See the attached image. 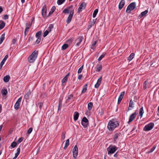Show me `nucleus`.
Wrapping results in <instances>:
<instances>
[{"instance_id":"0e129e2a","label":"nucleus","mask_w":159,"mask_h":159,"mask_svg":"<svg viewBox=\"0 0 159 159\" xmlns=\"http://www.w3.org/2000/svg\"><path fill=\"white\" fill-rule=\"evenodd\" d=\"M73 7V6L71 5L68 7L67 8L69 10L70 8H72Z\"/></svg>"},{"instance_id":"6e6552de","label":"nucleus","mask_w":159,"mask_h":159,"mask_svg":"<svg viewBox=\"0 0 159 159\" xmlns=\"http://www.w3.org/2000/svg\"><path fill=\"white\" fill-rule=\"evenodd\" d=\"M47 13V8L46 5H44L43 7L42 10V15L43 17L44 18H46L48 17L49 16H48L46 15Z\"/></svg>"},{"instance_id":"412c9836","label":"nucleus","mask_w":159,"mask_h":159,"mask_svg":"<svg viewBox=\"0 0 159 159\" xmlns=\"http://www.w3.org/2000/svg\"><path fill=\"white\" fill-rule=\"evenodd\" d=\"M135 54L134 53H132L131 54L129 55V56L128 57V60L129 61H130L132 59H133L134 57Z\"/></svg>"},{"instance_id":"2eb2a0df","label":"nucleus","mask_w":159,"mask_h":159,"mask_svg":"<svg viewBox=\"0 0 159 159\" xmlns=\"http://www.w3.org/2000/svg\"><path fill=\"white\" fill-rule=\"evenodd\" d=\"M73 116H74V117H73L74 120V121H75L78 119V118L79 116V113L77 111H75L74 112Z\"/></svg>"},{"instance_id":"a19ab883","label":"nucleus","mask_w":159,"mask_h":159,"mask_svg":"<svg viewBox=\"0 0 159 159\" xmlns=\"http://www.w3.org/2000/svg\"><path fill=\"white\" fill-rule=\"evenodd\" d=\"M120 133H116L115 134L114 136V139L116 140L118 137L119 136H120Z\"/></svg>"},{"instance_id":"bb28decb","label":"nucleus","mask_w":159,"mask_h":159,"mask_svg":"<svg viewBox=\"0 0 159 159\" xmlns=\"http://www.w3.org/2000/svg\"><path fill=\"white\" fill-rule=\"evenodd\" d=\"M2 94L3 95H6L7 93V91L6 89H3L1 91Z\"/></svg>"},{"instance_id":"052dcab7","label":"nucleus","mask_w":159,"mask_h":159,"mask_svg":"<svg viewBox=\"0 0 159 159\" xmlns=\"http://www.w3.org/2000/svg\"><path fill=\"white\" fill-rule=\"evenodd\" d=\"M21 100L22 98L20 97L18 99L16 102H17L18 103H19L20 104L21 101Z\"/></svg>"},{"instance_id":"0eeeda50","label":"nucleus","mask_w":159,"mask_h":159,"mask_svg":"<svg viewBox=\"0 0 159 159\" xmlns=\"http://www.w3.org/2000/svg\"><path fill=\"white\" fill-rule=\"evenodd\" d=\"M73 155V157L76 159L78 154V148L76 145L74 147L72 150Z\"/></svg>"},{"instance_id":"13d9d810","label":"nucleus","mask_w":159,"mask_h":159,"mask_svg":"<svg viewBox=\"0 0 159 159\" xmlns=\"http://www.w3.org/2000/svg\"><path fill=\"white\" fill-rule=\"evenodd\" d=\"M65 137V134L63 133H62V134L61 135V139L62 140H63L64 139Z\"/></svg>"},{"instance_id":"2f4dec72","label":"nucleus","mask_w":159,"mask_h":159,"mask_svg":"<svg viewBox=\"0 0 159 159\" xmlns=\"http://www.w3.org/2000/svg\"><path fill=\"white\" fill-rule=\"evenodd\" d=\"M97 43V41H95L92 44V45H91V49H95V48H96V47L95 45H96Z\"/></svg>"},{"instance_id":"423d86ee","label":"nucleus","mask_w":159,"mask_h":159,"mask_svg":"<svg viewBox=\"0 0 159 159\" xmlns=\"http://www.w3.org/2000/svg\"><path fill=\"white\" fill-rule=\"evenodd\" d=\"M117 149V148L115 146H114L112 147H111V146H109L107 148L108 154L113 153L115 152Z\"/></svg>"},{"instance_id":"9b49d317","label":"nucleus","mask_w":159,"mask_h":159,"mask_svg":"<svg viewBox=\"0 0 159 159\" xmlns=\"http://www.w3.org/2000/svg\"><path fill=\"white\" fill-rule=\"evenodd\" d=\"M137 115V113L136 112L131 114L129 116V120L128 122V123L129 124L130 123L132 122L133 120L134 119L136 116Z\"/></svg>"},{"instance_id":"393cba45","label":"nucleus","mask_w":159,"mask_h":159,"mask_svg":"<svg viewBox=\"0 0 159 159\" xmlns=\"http://www.w3.org/2000/svg\"><path fill=\"white\" fill-rule=\"evenodd\" d=\"M93 106V103L91 102H90L88 104V108L89 110H91Z\"/></svg>"},{"instance_id":"4468645a","label":"nucleus","mask_w":159,"mask_h":159,"mask_svg":"<svg viewBox=\"0 0 159 159\" xmlns=\"http://www.w3.org/2000/svg\"><path fill=\"white\" fill-rule=\"evenodd\" d=\"M102 76H101L98 80L97 83L95 85L94 87L95 88H98L101 83Z\"/></svg>"},{"instance_id":"6ab92c4d","label":"nucleus","mask_w":159,"mask_h":159,"mask_svg":"<svg viewBox=\"0 0 159 159\" xmlns=\"http://www.w3.org/2000/svg\"><path fill=\"white\" fill-rule=\"evenodd\" d=\"M144 113V111H143V107H142L139 110V116L140 117V118H141L142 117L143 114Z\"/></svg>"},{"instance_id":"39448f33","label":"nucleus","mask_w":159,"mask_h":159,"mask_svg":"<svg viewBox=\"0 0 159 159\" xmlns=\"http://www.w3.org/2000/svg\"><path fill=\"white\" fill-rule=\"evenodd\" d=\"M154 124L151 122L146 125L144 127L143 130L144 131H148L151 130L154 127Z\"/></svg>"},{"instance_id":"ddd939ff","label":"nucleus","mask_w":159,"mask_h":159,"mask_svg":"<svg viewBox=\"0 0 159 159\" xmlns=\"http://www.w3.org/2000/svg\"><path fill=\"white\" fill-rule=\"evenodd\" d=\"M125 4V0H121L119 3V6H118V8H119V9L121 10L122 9V8L124 7Z\"/></svg>"},{"instance_id":"864d4df0","label":"nucleus","mask_w":159,"mask_h":159,"mask_svg":"<svg viewBox=\"0 0 159 159\" xmlns=\"http://www.w3.org/2000/svg\"><path fill=\"white\" fill-rule=\"evenodd\" d=\"M20 152V148H19L17 149V152L15 154L17 155H19Z\"/></svg>"},{"instance_id":"20e7f679","label":"nucleus","mask_w":159,"mask_h":159,"mask_svg":"<svg viewBox=\"0 0 159 159\" xmlns=\"http://www.w3.org/2000/svg\"><path fill=\"white\" fill-rule=\"evenodd\" d=\"M81 124L84 128H86L89 125V120L85 117L84 116L81 120Z\"/></svg>"},{"instance_id":"f8f14e48","label":"nucleus","mask_w":159,"mask_h":159,"mask_svg":"<svg viewBox=\"0 0 159 159\" xmlns=\"http://www.w3.org/2000/svg\"><path fill=\"white\" fill-rule=\"evenodd\" d=\"M84 39L83 37H79L76 40L75 42H77L76 46H79Z\"/></svg>"},{"instance_id":"c756f323","label":"nucleus","mask_w":159,"mask_h":159,"mask_svg":"<svg viewBox=\"0 0 159 159\" xmlns=\"http://www.w3.org/2000/svg\"><path fill=\"white\" fill-rule=\"evenodd\" d=\"M69 139H67L66 141V142L65 144V147H64V148L65 149H66L67 148V147L69 146Z\"/></svg>"},{"instance_id":"09e8293b","label":"nucleus","mask_w":159,"mask_h":159,"mask_svg":"<svg viewBox=\"0 0 159 159\" xmlns=\"http://www.w3.org/2000/svg\"><path fill=\"white\" fill-rule=\"evenodd\" d=\"M41 38H37V39L35 42V43L36 44H39L40 42Z\"/></svg>"},{"instance_id":"5fc2aeb1","label":"nucleus","mask_w":159,"mask_h":159,"mask_svg":"<svg viewBox=\"0 0 159 159\" xmlns=\"http://www.w3.org/2000/svg\"><path fill=\"white\" fill-rule=\"evenodd\" d=\"M30 94V92H28L25 95V97L26 98H28Z\"/></svg>"},{"instance_id":"72a5a7b5","label":"nucleus","mask_w":159,"mask_h":159,"mask_svg":"<svg viewBox=\"0 0 159 159\" xmlns=\"http://www.w3.org/2000/svg\"><path fill=\"white\" fill-rule=\"evenodd\" d=\"M98 9H96L94 11H93V18H95L96 16L98 13Z\"/></svg>"},{"instance_id":"e433bc0d","label":"nucleus","mask_w":159,"mask_h":159,"mask_svg":"<svg viewBox=\"0 0 159 159\" xmlns=\"http://www.w3.org/2000/svg\"><path fill=\"white\" fill-rule=\"evenodd\" d=\"M62 12L66 14H68L69 12L70 13V12L69 10L68 9L66 8Z\"/></svg>"},{"instance_id":"5701e85b","label":"nucleus","mask_w":159,"mask_h":159,"mask_svg":"<svg viewBox=\"0 0 159 159\" xmlns=\"http://www.w3.org/2000/svg\"><path fill=\"white\" fill-rule=\"evenodd\" d=\"M5 34L4 33L2 34L0 37V44L2 43L5 38Z\"/></svg>"},{"instance_id":"69168bd1","label":"nucleus","mask_w":159,"mask_h":159,"mask_svg":"<svg viewBox=\"0 0 159 159\" xmlns=\"http://www.w3.org/2000/svg\"><path fill=\"white\" fill-rule=\"evenodd\" d=\"M94 22H92L91 24L90 25V27H91L94 25Z\"/></svg>"},{"instance_id":"c85d7f7f","label":"nucleus","mask_w":159,"mask_h":159,"mask_svg":"<svg viewBox=\"0 0 159 159\" xmlns=\"http://www.w3.org/2000/svg\"><path fill=\"white\" fill-rule=\"evenodd\" d=\"M124 94H125V91H123V92H121L119 97L118 99L122 100L124 95Z\"/></svg>"},{"instance_id":"aec40b11","label":"nucleus","mask_w":159,"mask_h":159,"mask_svg":"<svg viewBox=\"0 0 159 159\" xmlns=\"http://www.w3.org/2000/svg\"><path fill=\"white\" fill-rule=\"evenodd\" d=\"M25 26H26V27L25 29V32H24L25 36L27 34V33H28L29 31V29L30 28V27H27V24H26Z\"/></svg>"},{"instance_id":"4d7b16f0","label":"nucleus","mask_w":159,"mask_h":159,"mask_svg":"<svg viewBox=\"0 0 159 159\" xmlns=\"http://www.w3.org/2000/svg\"><path fill=\"white\" fill-rule=\"evenodd\" d=\"M73 95L72 94H70L68 97L67 99L71 100L73 98Z\"/></svg>"},{"instance_id":"37998d69","label":"nucleus","mask_w":159,"mask_h":159,"mask_svg":"<svg viewBox=\"0 0 159 159\" xmlns=\"http://www.w3.org/2000/svg\"><path fill=\"white\" fill-rule=\"evenodd\" d=\"M17 145V143L13 141L11 144V146L13 148H15Z\"/></svg>"},{"instance_id":"9d476101","label":"nucleus","mask_w":159,"mask_h":159,"mask_svg":"<svg viewBox=\"0 0 159 159\" xmlns=\"http://www.w3.org/2000/svg\"><path fill=\"white\" fill-rule=\"evenodd\" d=\"M74 13V12L73 10L70 11V13L68 16V18L67 19L66 21V23L67 24H69L71 21L72 17L73 16Z\"/></svg>"},{"instance_id":"b1692460","label":"nucleus","mask_w":159,"mask_h":159,"mask_svg":"<svg viewBox=\"0 0 159 159\" xmlns=\"http://www.w3.org/2000/svg\"><path fill=\"white\" fill-rule=\"evenodd\" d=\"M87 84H86L83 86V89L81 91V93H85L87 90Z\"/></svg>"},{"instance_id":"f03ea898","label":"nucleus","mask_w":159,"mask_h":159,"mask_svg":"<svg viewBox=\"0 0 159 159\" xmlns=\"http://www.w3.org/2000/svg\"><path fill=\"white\" fill-rule=\"evenodd\" d=\"M38 55V51H34L29 57L28 61L30 63H33L36 59Z\"/></svg>"},{"instance_id":"6e6d98bb","label":"nucleus","mask_w":159,"mask_h":159,"mask_svg":"<svg viewBox=\"0 0 159 159\" xmlns=\"http://www.w3.org/2000/svg\"><path fill=\"white\" fill-rule=\"evenodd\" d=\"M16 41V39H13L11 41V45L14 44Z\"/></svg>"},{"instance_id":"58836bf2","label":"nucleus","mask_w":159,"mask_h":159,"mask_svg":"<svg viewBox=\"0 0 159 159\" xmlns=\"http://www.w3.org/2000/svg\"><path fill=\"white\" fill-rule=\"evenodd\" d=\"M20 104L19 103H18L17 102H16L15 106L14 108L16 110H17L19 108Z\"/></svg>"},{"instance_id":"79ce46f5","label":"nucleus","mask_w":159,"mask_h":159,"mask_svg":"<svg viewBox=\"0 0 159 159\" xmlns=\"http://www.w3.org/2000/svg\"><path fill=\"white\" fill-rule=\"evenodd\" d=\"M65 1V0H58L57 3L58 5H60L62 4Z\"/></svg>"},{"instance_id":"7c9ffc66","label":"nucleus","mask_w":159,"mask_h":159,"mask_svg":"<svg viewBox=\"0 0 159 159\" xmlns=\"http://www.w3.org/2000/svg\"><path fill=\"white\" fill-rule=\"evenodd\" d=\"M56 9V7L55 6H53L51 9V11L49 13V16L52 14L55 11Z\"/></svg>"},{"instance_id":"4be33fe9","label":"nucleus","mask_w":159,"mask_h":159,"mask_svg":"<svg viewBox=\"0 0 159 159\" xmlns=\"http://www.w3.org/2000/svg\"><path fill=\"white\" fill-rule=\"evenodd\" d=\"M5 25V23L2 20H0V30L2 29Z\"/></svg>"},{"instance_id":"3c124183","label":"nucleus","mask_w":159,"mask_h":159,"mask_svg":"<svg viewBox=\"0 0 159 159\" xmlns=\"http://www.w3.org/2000/svg\"><path fill=\"white\" fill-rule=\"evenodd\" d=\"M32 130H33L32 128V127L30 128L29 129H28V131H27L28 134H30L31 133Z\"/></svg>"},{"instance_id":"1a4fd4ad","label":"nucleus","mask_w":159,"mask_h":159,"mask_svg":"<svg viewBox=\"0 0 159 159\" xmlns=\"http://www.w3.org/2000/svg\"><path fill=\"white\" fill-rule=\"evenodd\" d=\"M86 3L85 2H82L78 9V12L80 13L82 10L86 8Z\"/></svg>"},{"instance_id":"680f3d73","label":"nucleus","mask_w":159,"mask_h":159,"mask_svg":"<svg viewBox=\"0 0 159 159\" xmlns=\"http://www.w3.org/2000/svg\"><path fill=\"white\" fill-rule=\"evenodd\" d=\"M8 18V16L7 15H5L4 16L3 19L5 20H6Z\"/></svg>"},{"instance_id":"cd10ccee","label":"nucleus","mask_w":159,"mask_h":159,"mask_svg":"<svg viewBox=\"0 0 159 159\" xmlns=\"http://www.w3.org/2000/svg\"><path fill=\"white\" fill-rule=\"evenodd\" d=\"M42 34L41 31H39L36 34L35 36L37 38H41V35Z\"/></svg>"},{"instance_id":"4c0bfd02","label":"nucleus","mask_w":159,"mask_h":159,"mask_svg":"<svg viewBox=\"0 0 159 159\" xmlns=\"http://www.w3.org/2000/svg\"><path fill=\"white\" fill-rule=\"evenodd\" d=\"M134 105V102L133 101H132V100H130L129 104V107H134V106L133 105Z\"/></svg>"},{"instance_id":"49530a36","label":"nucleus","mask_w":159,"mask_h":159,"mask_svg":"<svg viewBox=\"0 0 159 159\" xmlns=\"http://www.w3.org/2000/svg\"><path fill=\"white\" fill-rule=\"evenodd\" d=\"M102 69V66L101 65L99 66L97 68L96 71L97 72L100 71Z\"/></svg>"},{"instance_id":"473e14b6","label":"nucleus","mask_w":159,"mask_h":159,"mask_svg":"<svg viewBox=\"0 0 159 159\" xmlns=\"http://www.w3.org/2000/svg\"><path fill=\"white\" fill-rule=\"evenodd\" d=\"M61 103H62V102L61 101V100L60 99L59 100L58 105V111H59L61 109V106H62V105H61Z\"/></svg>"},{"instance_id":"c9c22d12","label":"nucleus","mask_w":159,"mask_h":159,"mask_svg":"<svg viewBox=\"0 0 159 159\" xmlns=\"http://www.w3.org/2000/svg\"><path fill=\"white\" fill-rule=\"evenodd\" d=\"M50 32L49 30H46L43 34V37H46L47 35L49 33V32Z\"/></svg>"},{"instance_id":"a18cd8bd","label":"nucleus","mask_w":159,"mask_h":159,"mask_svg":"<svg viewBox=\"0 0 159 159\" xmlns=\"http://www.w3.org/2000/svg\"><path fill=\"white\" fill-rule=\"evenodd\" d=\"M83 68V65L78 70L77 73L78 74L81 73Z\"/></svg>"},{"instance_id":"a878e982","label":"nucleus","mask_w":159,"mask_h":159,"mask_svg":"<svg viewBox=\"0 0 159 159\" xmlns=\"http://www.w3.org/2000/svg\"><path fill=\"white\" fill-rule=\"evenodd\" d=\"M148 82L147 81H145L143 84V88L144 89H145L147 87Z\"/></svg>"},{"instance_id":"f3484780","label":"nucleus","mask_w":159,"mask_h":159,"mask_svg":"<svg viewBox=\"0 0 159 159\" xmlns=\"http://www.w3.org/2000/svg\"><path fill=\"white\" fill-rule=\"evenodd\" d=\"M69 75L70 73H69L62 80V82L63 84L64 83H65L67 81Z\"/></svg>"},{"instance_id":"bf43d9fd","label":"nucleus","mask_w":159,"mask_h":159,"mask_svg":"<svg viewBox=\"0 0 159 159\" xmlns=\"http://www.w3.org/2000/svg\"><path fill=\"white\" fill-rule=\"evenodd\" d=\"M5 62L2 61L0 64V70L1 69L3 65L4 64Z\"/></svg>"},{"instance_id":"f257e3e1","label":"nucleus","mask_w":159,"mask_h":159,"mask_svg":"<svg viewBox=\"0 0 159 159\" xmlns=\"http://www.w3.org/2000/svg\"><path fill=\"white\" fill-rule=\"evenodd\" d=\"M119 125L118 121L112 119L109 120L107 125V128L110 131H112Z\"/></svg>"},{"instance_id":"603ef678","label":"nucleus","mask_w":159,"mask_h":159,"mask_svg":"<svg viewBox=\"0 0 159 159\" xmlns=\"http://www.w3.org/2000/svg\"><path fill=\"white\" fill-rule=\"evenodd\" d=\"M8 55H6L2 61L5 62L7 59L8 58Z\"/></svg>"},{"instance_id":"a211bd4d","label":"nucleus","mask_w":159,"mask_h":159,"mask_svg":"<svg viewBox=\"0 0 159 159\" xmlns=\"http://www.w3.org/2000/svg\"><path fill=\"white\" fill-rule=\"evenodd\" d=\"M10 76L9 75H7L3 78V81L5 82H7L10 79Z\"/></svg>"},{"instance_id":"c03bdc74","label":"nucleus","mask_w":159,"mask_h":159,"mask_svg":"<svg viewBox=\"0 0 159 159\" xmlns=\"http://www.w3.org/2000/svg\"><path fill=\"white\" fill-rule=\"evenodd\" d=\"M156 147L155 146H154L153 147H152L150 150L148 152V153H150L151 152H153L154 150L155 149V148H156Z\"/></svg>"},{"instance_id":"de8ad7c7","label":"nucleus","mask_w":159,"mask_h":159,"mask_svg":"<svg viewBox=\"0 0 159 159\" xmlns=\"http://www.w3.org/2000/svg\"><path fill=\"white\" fill-rule=\"evenodd\" d=\"M53 28V25L52 24H50L49 26L48 27V30H49L50 31H51V29Z\"/></svg>"},{"instance_id":"f704fd0d","label":"nucleus","mask_w":159,"mask_h":159,"mask_svg":"<svg viewBox=\"0 0 159 159\" xmlns=\"http://www.w3.org/2000/svg\"><path fill=\"white\" fill-rule=\"evenodd\" d=\"M106 53H103L102 55H101L98 59V61H100L101 60L105 57Z\"/></svg>"},{"instance_id":"ea45409f","label":"nucleus","mask_w":159,"mask_h":159,"mask_svg":"<svg viewBox=\"0 0 159 159\" xmlns=\"http://www.w3.org/2000/svg\"><path fill=\"white\" fill-rule=\"evenodd\" d=\"M68 47V45L66 44H65L63 45L62 47V49L64 50L66 49Z\"/></svg>"},{"instance_id":"dca6fc26","label":"nucleus","mask_w":159,"mask_h":159,"mask_svg":"<svg viewBox=\"0 0 159 159\" xmlns=\"http://www.w3.org/2000/svg\"><path fill=\"white\" fill-rule=\"evenodd\" d=\"M148 10H146L144 11H143L139 15V18H140L143 16H144L146 15L148 13Z\"/></svg>"},{"instance_id":"7ed1b4c3","label":"nucleus","mask_w":159,"mask_h":159,"mask_svg":"<svg viewBox=\"0 0 159 159\" xmlns=\"http://www.w3.org/2000/svg\"><path fill=\"white\" fill-rule=\"evenodd\" d=\"M136 7V3L134 2L130 4L126 10V12L128 13H131V11L134 10Z\"/></svg>"},{"instance_id":"774afa93","label":"nucleus","mask_w":159,"mask_h":159,"mask_svg":"<svg viewBox=\"0 0 159 159\" xmlns=\"http://www.w3.org/2000/svg\"><path fill=\"white\" fill-rule=\"evenodd\" d=\"M18 156V155L15 154L14 157L12 159H16L17 157Z\"/></svg>"},{"instance_id":"338daca9","label":"nucleus","mask_w":159,"mask_h":159,"mask_svg":"<svg viewBox=\"0 0 159 159\" xmlns=\"http://www.w3.org/2000/svg\"><path fill=\"white\" fill-rule=\"evenodd\" d=\"M137 127L136 126H134L133 129H132V130H131V132H132L135 130V129H136Z\"/></svg>"},{"instance_id":"8fccbe9b","label":"nucleus","mask_w":159,"mask_h":159,"mask_svg":"<svg viewBox=\"0 0 159 159\" xmlns=\"http://www.w3.org/2000/svg\"><path fill=\"white\" fill-rule=\"evenodd\" d=\"M23 137H21L19 138L17 141V143H21L23 140Z\"/></svg>"},{"instance_id":"e2e57ef3","label":"nucleus","mask_w":159,"mask_h":159,"mask_svg":"<svg viewBox=\"0 0 159 159\" xmlns=\"http://www.w3.org/2000/svg\"><path fill=\"white\" fill-rule=\"evenodd\" d=\"M82 77V75H78V78L79 80H80Z\"/></svg>"}]
</instances>
